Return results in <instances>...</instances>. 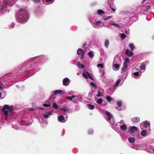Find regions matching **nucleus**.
<instances>
[{
    "mask_svg": "<svg viewBox=\"0 0 154 154\" xmlns=\"http://www.w3.org/2000/svg\"><path fill=\"white\" fill-rule=\"evenodd\" d=\"M48 58L45 55L38 56L32 57L22 64L14 71H17V74H19L24 71L21 76L24 79L34 74L41 69L40 67L43 63L48 60Z\"/></svg>",
    "mask_w": 154,
    "mask_h": 154,
    "instance_id": "f257e3e1",
    "label": "nucleus"
},
{
    "mask_svg": "<svg viewBox=\"0 0 154 154\" xmlns=\"http://www.w3.org/2000/svg\"><path fill=\"white\" fill-rule=\"evenodd\" d=\"M16 18L18 22L24 23L29 19L28 12L26 10L20 8L16 13Z\"/></svg>",
    "mask_w": 154,
    "mask_h": 154,
    "instance_id": "f03ea898",
    "label": "nucleus"
},
{
    "mask_svg": "<svg viewBox=\"0 0 154 154\" xmlns=\"http://www.w3.org/2000/svg\"><path fill=\"white\" fill-rule=\"evenodd\" d=\"M17 0H3L2 4H0V16L2 15L5 13L8 12L7 6H11Z\"/></svg>",
    "mask_w": 154,
    "mask_h": 154,
    "instance_id": "7ed1b4c3",
    "label": "nucleus"
},
{
    "mask_svg": "<svg viewBox=\"0 0 154 154\" xmlns=\"http://www.w3.org/2000/svg\"><path fill=\"white\" fill-rule=\"evenodd\" d=\"M104 118L110 124V126L112 129L116 131H118L119 130V128L116 127L115 125V122L112 115L109 112L106 111L105 113Z\"/></svg>",
    "mask_w": 154,
    "mask_h": 154,
    "instance_id": "20e7f679",
    "label": "nucleus"
},
{
    "mask_svg": "<svg viewBox=\"0 0 154 154\" xmlns=\"http://www.w3.org/2000/svg\"><path fill=\"white\" fill-rule=\"evenodd\" d=\"M17 77H18V78H19L20 76L19 75L17 76L15 74L14 75V74H11L8 75L6 78L8 79L7 82L5 81V84L7 85V87H5V88L12 85L13 84H10V82H11L12 83L15 82V79L17 78Z\"/></svg>",
    "mask_w": 154,
    "mask_h": 154,
    "instance_id": "39448f33",
    "label": "nucleus"
},
{
    "mask_svg": "<svg viewBox=\"0 0 154 154\" xmlns=\"http://www.w3.org/2000/svg\"><path fill=\"white\" fill-rule=\"evenodd\" d=\"M2 112H4V114L5 116V119L7 121V117L8 113L9 112L10 114H12L13 111V106H8L5 105L2 110Z\"/></svg>",
    "mask_w": 154,
    "mask_h": 154,
    "instance_id": "423d86ee",
    "label": "nucleus"
},
{
    "mask_svg": "<svg viewBox=\"0 0 154 154\" xmlns=\"http://www.w3.org/2000/svg\"><path fill=\"white\" fill-rule=\"evenodd\" d=\"M121 62V59L120 57L118 56H115L113 62V69L115 71H116L120 67Z\"/></svg>",
    "mask_w": 154,
    "mask_h": 154,
    "instance_id": "0eeeda50",
    "label": "nucleus"
},
{
    "mask_svg": "<svg viewBox=\"0 0 154 154\" xmlns=\"http://www.w3.org/2000/svg\"><path fill=\"white\" fill-rule=\"evenodd\" d=\"M90 21L92 26L95 28H99L100 26H102V22L101 21H97L94 18H91Z\"/></svg>",
    "mask_w": 154,
    "mask_h": 154,
    "instance_id": "6e6552de",
    "label": "nucleus"
},
{
    "mask_svg": "<svg viewBox=\"0 0 154 154\" xmlns=\"http://www.w3.org/2000/svg\"><path fill=\"white\" fill-rule=\"evenodd\" d=\"M140 70L136 68H133L131 70L132 77L135 79H138L140 77V75L139 74Z\"/></svg>",
    "mask_w": 154,
    "mask_h": 154,
    "instance_id": "1a4fd4ad",
    "label": "nucleus"
},
{
    "mask_svg": "<svg viewBox=\"0 0 154 154\" xmlns=\"http://www.w3.org/2000/svg\"><path fill=\"white\" fill-rule=\"evenodd\" d=\"M140 128L142 129L148 128V130L149 131H150L151 130L150 123L147 121H145L142 122L140 125Z\"/></svg>",
    "mask_w": 154,
    "mask_h": 154,
    "instance_id": "9d476101",
    "label": "nucleus"
},
{
    "mask_svg": "<svg viewBox=\"0 0 154 154\" xmlns=\"http://www.w3.org/2000/svg\"><path fill=\"white\" fill-rule=\"evenodd\" d=\"M85 52L81 48H79L77 50V54L78 55L81 56V59L82 60L84 58Z\"/></svg>",
    "mask_w": 154,
    "mask_h": 154,
    "instance_id": "9b49d317",
    "label": "nucleus"
},
{
    "mask_svg": "<svg viewBox=\"0 0 154 154\" xmlns=\"http://www.w3.org/2000/svg\"><path fill=\"white\" fill-rule=\"evenodd\" d=\"M114 1V0H108V3L112 11L113 12H115L116 9V6L113 3L110 2H113Z\"/></svg>",
    "mask_w": 154,
    "mask_h": 154,
    "instance_id": "f8f14e48",
    "label": "nucleus"
},
{
    "mask_svg": "<svg viewBox=\"0 0 154 154\" xmlns=\"http://www.w3.org/2000/svg\"><path fill=\"white\" fill-rule=\"evenodd\" d=\"M66 117H65L62 115L59 116L58 119V121L62 123L65 122L67 119V115H66Z\"/></svg>",
    "mask_w": 154,
    "mask_h": 154,
    "instance_id": "ddd939ff",
    "label": "nucleus"
},
{
    "mask_svg": "<svg viewBox=\"0 0 154 154\" xmlns=\"http://www.w3.org/2000/svg\"><path fill=\"white\" fill-rule=\"evenodd\" d=\"M137 128L135 126H130L128 128V131L130 134H133L137 130Z\"/></svg>",
    "mask_w": 154,
    "mask_h": 154,
    "instance_id": "4468645a",
    "label": "nucleus"
},
{
    "mask_svg": "<svg viewBox=\"0 0 154 154\" xmlns=\"http://www.w3.org/2000/svg\"><path fill=\"white\" fill-rule=\"evenodd\" d=\"M149 131H147L146 130H143L140 132V134L143 137L147 136L149 135L150 134Z\"/></svg>",
    "mask_w": 154,
    "mask_h": 154,
    "instance_id": "2eb2a0df",
    "label": "nucleus"
},
{
    "mask_svg": "<svg viewBox=\"0 0 154 154\" xmlns=\"http://www.w3.org/2000/svg\"><path fill=\"white\" fill-rule=\"evenodd\" d=\"M70 82V81L69 78H66L63 79V85L65 86H67L69 85Z\"/></svg>",
    "mask_w": 154,
    "mask_h": 154,
    "instance_id": "dca6fc26",
    "label": "nucleus"
},
{
    "mask_svg": "<svg viewBox=\"0 0 154 154\" xmlns=\"http://www.w3.org/2000/svg\"><path fill=\"white\" fill-rule=\"evenodd\" d=\"M121 80L120 79H118L116 82V83L115 85L114 86V89H116V87L118 85L119 86H120L122 85L123 84V82H121Z\"/></svg>",
    "mask_w": 154,
    "mask_h": 154,
    "instance_id": "f3484780",
    "label": "nucleus"
},
{
    "mask_svg": "<svg viewBox=\"0 0 154 154\" xmlns=\"http://www.w3.org/2000/svg\"><path fill=\"white\" fill-rule=\"evenodd\" d=\"M128 65H124L123 67L121 70V72L123 73H127L128 70Z\"/></svg>",
    "mask_w": 154,
    "mask_h": 154,
    "instance_id": "a211bd4d",
    "label": "nucleus"
},
{
    "mask_svg": "<svg viewBox=\"0 0 154 154\" xmlns=\"http://www.w3.org/2000/svg\"><path fill=\"white\" fill-rule=\"evenodd\" d=\"M117 104L118 106L116 107V109L119 111H120L122 110L121 108V106L122 105V101H118L117 102Z\"/></svg>",
    "mask_w": 154,
    "mask_h": 154,
    "instance_id": "6ab92c4d",
    "label": "nucleus"
},
{
    "mask_svg": "<svg viewBox=\"0 0 154 154\" xmlns=\"http://www.w3.org/2000/svg\"><path fill=\"white\" fill-rule=\"evenodd\" d=\"M75 98V99L72 100L73 102L75 103H78L79 101L81 100V97L79 95L76 96V97Z\"/></svg>",
    "mask_w": 154,
    "mask_h": 154,
    "instance_id": "aec40b11",
    "label": "nucleus"
},
{
    "mask_svg": "<svg viewBox=\"0 0 154 154\" xmlns=\"http://www.w3.org/2000/svg\"><path fill=\"white\" fill-rule=\"evenodd\" d=\"M150 8V6L148 5H143L142 6L141 9L143 11H145L148 10Z\"/></svg>",
    "mask_w": 154,
    "mask_h": 154,
    "instance_id": "412c9836",
    "label": "nucleus"
},
{
    "mask_svg": "<svg viewBox=\"0 0 154 154\" xmlns=\"http://www.w3.org/2000/svg\"><path fill=\"white\" fill-rule=\"evenodd\" d=\"M125 54L129 56H132L134 53L133 52L131 51L129 49H126L125 51Z\"/></svg>",
    "mask_w": 154,
    "mask_h": 154,
    "instance_id": "4be33fe9",
    "label": "nucleus"
},
{
    "mask_svg": "<svg viewBox=\"0 0 154 154\" xmlns=\"http://www.w3.org/2000/svg\"><path fill=\"white\" fill-rule=\"evenodd\" d=\"M105 98L109 103L112 100H114V98H112L110 97L108 95H106Z\"/></svg>",
    "mask_w": 154,
    "mask_h": 154,
    "instance_id": "5701e85b",
    "label": "nucleus"
},
{
    "mask_svg": "<svg viewBox=\"0 0 154 154\" xmlns=\"http://www.w3.org/2000/svg\"><path fill=\"white\" fill-rule=\"evenodd\" d=\"M134 17L133 15H131L130 17V20H132L133 21H135L137 20V15H134Z\"/></svg>",
    "mask_w": 154,
    "mask_h": 154,
    "instance_id": "b1692460",
    "label": "nucleus"
},
{
    "mask_svg": "<svg viewBox=\"0 0 154 154\" xmlns=\"http://www.w3.org/2000/svg\"><path fill=\"white\" fill-rule=\"evenodd\" d=\"M52 111H50L47 113L46 114H43V116L46 119H47L52 114Z\"/></svg>",
    "mask_w": 154,
    "mask_h": 154,
    "instance_id": "393cba45",
    "label": "nucleus"
},
{
    "mask_svg": "<svg viewBox=\"0 0 154 154\" xmlns=\"http://www.w3.org/2000/svg\"><path fill=\"white\" fill-rule=\"evenodd\" d=\"M95 100L96 101V102L99 104H101L102 103L103 101V99L100 98L99 99L97 98V97H95Z\"/></svg>",
    "mask_w": 154,
    "mask_h": 154,
    "instance_id": "a878e982",
    "label": "nucleus"
},
{
    "mask_svg": "<svg viewBox=\"0 0 154 154\" xmlns=\"http://www.w3.org/2000/svg\"><path fill=\"white\" fill-rule=\"evenodd\" d=\"M140 118L138 117H134L132 119V121L133 122H139Z\"/></svg>",
    "mask_w": 154,
    "mask_h": 154,
    "instance_id": "bb28decb",
    "label": "nucleus"
},
{
    "mask_svg": "<svg viewBox=\"0 0 154 154\" xmlns=\"http://www.w3.org/2000/svg\"><path fill=\"white\" fill-rule=\"evenodd\" d=\"M63 91L61 90H56L54 91L53 94L55 95H57L58 94H60L62 93Z\"/></svg>",
    "mask_w": 154,
    "mask_h": 154,
    "instance_id": "cd10ccee",
    "label": "nucleus"
},
{
    "mask_svg": "<svg viewBox=\"0 0 154 154\" xmlns=\"http://www.w3.org/2000/svg\"><path fill=\"white\" fill-rule=\"evenodd\" d=\"M140 69L144 72L146 69V65L144 63H142L140 67Z\"/></svg>",
    "mask_w": 154,
    "mask_h": 154,
    "instance_id": "c85d7f7f",
    "label": "nucleus"
},
{
    "mask_svg": "<svg viewBox=\"0 0 154 154\" xmlns=\"http://www.w3.org/2000/svg\"><path fill=\"white\" fill-rule=\"evenodd\" d=\"M89 73L88 72L85 71L83 72L82 73V75L83 76L85 77L86 79H87L88 78V76Z\"/></svg>",
    "mask_w": 154,
    "mask_h": 154,
    "instance_id": "c756f323",
    "label": "nucleus"
},
{
    "mask_svg": "<svg viewBox=\"0 0 154 154\" xmlns=\"http://www.w3.org/2000/svg\"><path fill=\"white\" fill-rule=\"evenodd\" d=\"M135 139L134 137H129L128 138V141L131 143H133L135 141Z\"/></svg>",
    "mask_w": 154,
    "mask_h": 154,
    "instance_id": "7c9ffc66",
    "label": "nucleus"
},
{
    "mask_svg": "<svg viewBox=\"0 0 154 154\" xmlns=\"http://www.w3.org/2000/svg\"><path fill=\"white\" fill-rule=\"evenodd\" d=\"M111 25L114 26L115 27L119 28H120V26L118 24H116L113 21L111 23Z\"/></svg>",
    "mask_w": 154,
    "mask_h": 154,
    "instance_id": "2f4dec72",
    "label": "nucleus"
},
{
    "mask_svg": "<svg viewBox=\"0 0 154 154\" xmlns=\"http://www.w3.org/2000/svg\"><path fill=\"white\" fill-rule=\"evenodd\" d=\"M127 126L125 125H121L120 128L122 131H125L127 129Z\"/></svg>",
    "mask_w": 154,
    "mask_h": 154,
    "instance_id": "473e14b6",
    "label": "nucleus"
},
{
    "mask_svg": "<svg viewBox=\"0 0 154 154\" xmlns=\"http://www.w3.org/2000/svg\"><path fill=\"white\" fill-rule=\"evenodd\" d=\"M77 65L79 68L82 69H84L85 68L84 65L83 64H82L81 63L79 62H78Z\"/></svg>",
    "mask_w": 154,
    "mask_h": 154,
    "instance_id": "72a5a7b5",
    "label": "nucleus"
},
{
    "mask_svg": "<svg viewBox=\"0 0 154 154\" xmlns=\"http://www.w3.org/2000/svg\"><path fill=\"white\" fill-rule=\"evenodd\" d=\"M76 97V95H73L71 96H66V98L69 100H72L73 98H74Z\"/></svg>",
    "mask_w": 154,
    "mask_h": 154,
    "instance_id": "f704fd0d",
    "label": "nucleus"
},
{
    "mask_svg": "<svg viewBox=\"0 0 154 154\" xmlns=\"http://www.w3.org/2000/svg\"><path fill=\"white\" fill-rule=\"evenodd\" d=\"M88 54L90 57L93 58L94 55L92 51H90L88 53Z\"/></svg>",
    "mask_w": 154,
    "mask_h": 154,
    "instance_id": "c9c22d12",
    "label": "nucleus"
},
{
    "mask_svg": "<svg viewBox=\"0 0 154 154\" xmlns=\"http://www.w3.org/2000/svg\"><path fill=\"white\" fill-rule=\"evenodd\" d=\"M60 109L61 110H63L65 112H68L69 110V109L67 108L66 106H64L62 107H61L60 108Z\"/></svg>",
    "mask_w": 154,
    "mask_h": 154,
    "instance_id": "e433bc0d",
    "label": "nucleus"
},
{
    "mask_svg": "<svg viewBox=\"0 0 154 154\" xmlns=\"http://www.w3.org/2000/svg\"><path fill=\"white\" fill-rule=\"evenodd\" d=\"M112 16H109L107 17H103L102 18V19L104 20L105 21L109 19L112 18Z\"/></svg>",
    "mask_w": 154,
    "mask_h": 154,
    "instance_id": "4c0bfd02",
    "label": "nucleus"
},
{
    "mask_svg": "<svg viewBox=\"0 0 154 154\" xmlns=\"http://www.w3.org/2000/svg\"><path fill=\"white\" fill-rule=\"evenodd\" d=\"M109 44V41L107 39H106L105 40L104 42V46L106 48H108Z\"/></svg>",
    "mask_w": 154,
    "mask_h": 154,
    "instance_id": "58836bf2",
    "label": "nucleus"
},
{
    "mask_svg": "<svg viewBox=\"0 0 154 154\" xmlns=\"http://www.w3.org/2000/svg\"><path fill=\"white\" fill-rule=\"evenodd\" d=\"M87 107L89 109L91 110L93 109L95 107L94 105L91 104H87Z\"/></svg>",
    "mask_w": 154,
    "mask_h": 154,
    "instance_id": "ea45409f",
    "label": "nucleus"
},
{
    "mask_svg": "<svg viewBox=\"0 0 154 154\" xmlns=\"http://www.w3.org/2000/svg\"><path fill=\"white\" fill-rule=\"evenodd\" d=\"M129 47L131 51L133 50L135 48V47L134 44L132 43L130 44L129 45Z\"/></svg>",
    "mask_w": 154,
    "mask_h": 154,
    "instance_id": "a19ab883",
    "label": "nucleus"
},
{
    "mask_svg": "<svg viewBox=\"0 0 154 154\" xmlns=\"http://www.w3.org/2000/svg\"><path fill=\"white\" fill-rule=\"evenodd\" d=\"M5 95L6 93L5 92L3 93L2 94L0 92V99L4 98L5 96Z\"/></svg>",
    "mask_w": 154,
    "mask_h": 154,
    "instance_id": "79ce46f5",
    "label": "nucleus"
},
{
    "mask_svg": "<svg viewBox=\"0 0 154 154\" xmlns=\"http://www.w3.org/2000/svg\"><path fill=\"white\" fill-rule=\"evenodd\" d=\"M104 12L101 9H99L97 11V13L101 15L102 14H103L104 13Z\"/></svg>",
    "mask_w": 154,
    "mask_h": 154,
    "instance_id": "37998d69",
    "label": "nucleus"
},
{
    "mask_svg": "<svg viewBox=\"0 0 154 154\" xmlns=\"http://www.w3.org/2000/svg\"><path fill=\"white\" fill-rule=\"evenodd\" d=\"M90 85L93 88H97V86L95 84V83H94L93 82H91Z\"/></svg>",
    "mask_w": 154,
    "mask_h": 154,
    "instance_id": "c03bdc74",
    "label": "nucleus"
},
{
    "mask_svg": "<svg viewBox=\"0 0 154 154\" xmlns=\"http://www.w3.org/2000/svg\"><path fill=\"white\" fill-rule=\"evenodd\" d=\"M129 62V59L128 58H126L125 60L124 65L125 64V65H128L127 63H128Z\"/></svg>",
    "mask_w": 154,
    "mask_h": 154,
    "instance_id": "a18cd8bd",
    "label": "nucleus"
},
{
    "mask_svg": "<svg viewBox=\"0 0 154 154\" xmlns=\"http://www.w3.org/2000/svg\"><path fill=\"white\" fill-rule=\"evenodd\" d=\"M52 106H53V107L55 109H57L58 108V107L57 105L55 103H53Z\"/></svg>",
    "mask_w": 154,
    "mask_h": 154,
    "instance_id": "49530a36",
    "label": "nucleus"
},
{
    "mask_svg": "<svg viewBox=\"0 0 154 154\" xmlns=\"http://www.w3.org/2000/svg\"><path fill=\"white\" fill-rule=\"evenodd\" d=\"M43 106H44L45 107H49L50 106H51V103H49L48 104L47 103H44L43 104Z\"/></svg>",
    "mask_w": 154,
    "mask_h": 154,
    "instance_id": "de8ad7c7",
    "label": "nucleus"
},
{
    "mask_svg": "<svg viewBox=\"0 0 154 154\" xmlns=\"http://www.w3.org/2000/svg\"><path fill=\"white\" fill-rule=\"evenodd\" d=\"M120 36L122 39H124L126 37V35L124 33L121 34Z\"/></svg>",
    "mask_w": 154,
    "mask_h": 154,
    "instance_id": "09e8293b",
    "label": "nucleus"
},
{
    "mask_svg": "<svg viewBox=\"0 0 154 154\" xmlns=\"http://www.w3.org/2000/svg\"><path fill=\"white\" fill-rule=\"evenodd\" d=\"M131 147L134 149L136 150H137L139 149V148L136 145H133Z\"/></svg>",
    "mask_w": 154,
    "mask_h": 154,
    "instance_id": "8fccbe9b",
    "label": "nucleus"
},
{
    "mask_svg": "<svg viewBox=\"0 0 154 154\" xmlns=\"http://www.w3.org/2000/svg\"><path fill=\"white\" fill-rule=\"evenodd\" d=\"M14 26H15L14 24L13 23H12L11 24V25H10L9 26V28H10V29L13 28L14 27Z\"/></svg>",
    "mask_w": 154,
    "mask_h": 154,
    "instance_id": "3c124183",
    "label": "nucleus"
},
{
    "mask_svg": "<svg viewBox=\"0 0 154 154\" xmlns=\"http://www.w3.org/2000/svg\"><path fill=\"white\" fill-rule=\"evenodd\" d=\"M93 133V130L91 129H89L88 131V133L89 134H92Z\"/></svg>",
    "mask_w": 154,
    "mask_h": 154,
    "instance_id": "603ef678",
    "label": "nucleus"
},
{
    "mask_svg": "<svg viewBox=\"0 0 154 154\" xmlns=\"http://www.w3.org/2000/svg\"><path fill=\"white\" fill-rule=\"evenodd\" d=\"M45 2H50V3H52L54 2V0H45Z\"/></svg>",
    "mask_w": 154,
    "mask_h": 154,
    "instance_id": "864d4df0",
    "label": "nucleus"
},
{
    "mask_svg": "<svg viewBox=\"0 0 154 154\" xmlns=\"http://www.w3.org/2000/svg\"><path fill=\"white\" fill-rule=\"evenodd\" d=\"M96 96L98 97H101L102 96V94L100 91H98V94Z\"/></svg>",
    "mask_w": 154,
    "mask_h": 154,
    "instance_id": "5fc2aeb1",
    "label": "nucleus"
},
{
    "mask_svg": "<svg viewBox=\"0 0 154 154\" xmlns=\"http://www.w3.org/2000/svg\"><path fill=\"white\" fill-rule=\"evenodd\" d=\"M97 66L98 67H100L101 68H103V64H98L97 65Z\"/></svg>",
    "mask_w": 154,
    "mask_h": 154,
    "instance_id": "6e6d98bb",
    "label": "nucleus"
},
{
    "mask_svg": "<svg viewBox=\"0 0 154 154\" xmlns=\"http://www.w3.org/2000/svg\"><path fill=\"white\" fill-rule=\"evenodd\" d=\"M12 127L13 128H14L15 129H16V130H18L19 128V127L17 125L12 126Z\"/></svg>",
    "mask_w": 154,
    "mask_h": 154,
    "instance_id": "4d7b16f0",
    "label": "nucleus"
},
{
    "mask_svg": "<svg viewBox=\"0 0 154 154\" xmlns=\"http://www.w3.org/2000/svg\"><path fill=\"white\" fill-rule=\"evenodd\" d=\"M89 78L90 79H91V80H93V78L92 77V76L91 75H90L89 74L88 75V78Z\"/></svg>",
    "mask_w": 154,
    "mask_h": 154,
    "instance_id": "13d9d810",
    "label": "nucleus"
},
{
    "mask_svg": "<svg viewBox=\"0 0 154 154\" xmlns=\"http://www.w3.org/2000/svg\"><path fill=\"white\" fill-rule=\"evenodd\" d=\"M40 0H33V1L36 3H38L40 1Z\"/></svg>",
    "mask_w": 154,
    "mask_h": 154,
    "instance_id": "bf43d9fd",
    "label": "nucleus"
},
{
    "mask_svg": "<svg viewBox=\"0 0 154 154\" xmlns=\"http://www.w3.org/2000/svg\"><path fill=\"white\" fill-rule=\"evenodd\" d=\"M35 110V109H34V108H29V110L31 111H34Z\"/></svg>",
    "mask_w": 154,
    "mask_h": 154,
    "instance_id": "052dcab7",
    "label": "nucleus"
},
{
    "mask_svg": "<svg viewBox=\"0 0 154 154\" xmlns=\"http://www.w3.org/2000/svg\"><path fill=\"white\" fill-rule=\"evenodd\" d=\"M105 73L104 71H103L102 73L100 74V76H103L105 74Z\"/></svg>",
    "mask_w": 154,
    "mask_h": 154,
    "instance_id": "680f3d73",
    "label": "nucleus"
},
{
    "mask_svg": "<svg viewBox=\"0 0 154 154\" xmlns=\"http://www.w3.org/2000/svg\"><path fill=\"white\" fill-rule=\"evenodd\" d=\"M150 147V148L152 150V151L154 152V148H153L152 146H150L149 147Z\"/></svg>",
    "mask_w": 154,
    "mask_h": 154,
    "instance_id": "e2e57ef3",
    "label": "nucleus"
},
{
    "mask_svg": "<svg viewBox=\"0 0 154 154\" xmlns=\"http://www.w3.org/2000/svg\"><path fill=\"white\" fill-rule=\"evenodd\" d=\"M150 0H143L142 1V3H143L144 2H145L146 1H149Z\"/></svg>",
    "mask_w": 154,
    "mask_h": 154,
    "instance_id": "0e129e2a",
    "label": "nucleus"
},
{
    "mask_svg": "<svg viewBox=\"0 0 154 154\" xmlns=\"http://www.w3.org/2000/svg\"><path fill=\"white\" fill-rule=\"evenodd\" d=\"M143 63H144L145 65L146 64H148L149 63V62L148 61H146Z\"/></svg>",
    "mask_w": 154,
    "mask_h": 154,
    "instance_id": "69168bd1",
    "label": "nucleus"
},
{
    "mask_svg": "<svg viewBox=\"0 0 154 154\" xmlns=\"http://www.w3.org/2000/svg\"><path fill=\"white\" fill-rule=\"evenodd\" d=\"M120 125H121V123H124V121L122 120H121L120 121Z\"/></svg>",
    "mask_w": 154,
    "mask_h": 154,
    "instance_id": "338daca9",
    "label": "nucleus"
},
{
    "mask_svg": "<svg viewBox=\"0 0 154 154\" xmlns=\"http://www.w3.org/2000/svg\"><path fill=\"white\" fill-rule=\"evenodd\" d=\"M119 124H120V122H118L117 123V124L116 125H119Z\"/></svg>",
    "mask_w": 154,
    "mask_h": 154,
    "instance_id": "774afa93",
    "label": "nucleus"
}]
</instances>
